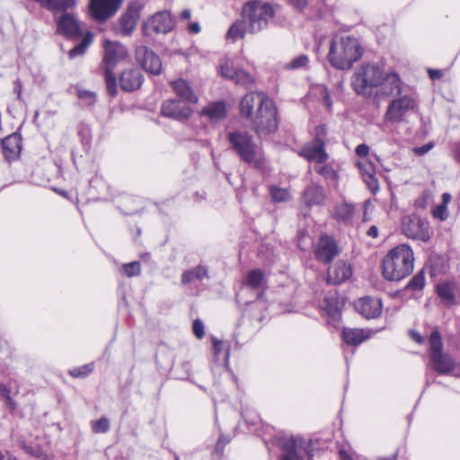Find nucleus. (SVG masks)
Returning <instances> with one entry per match:
<instances>
[{"mask_svg":"<svg viewBox=\"0 0 460 460\" xmlns=\"http://www.w3.org/2000/svg\"><path fill=\"white\" fill-rule=\"evenodd\" d=\"M161 113L164 117L182 121L190 117L192 110L181 101L171 99L163 102Z\"/></svg>","mask_w":460,"mask_h":460,"instance_id":"obj_17","label":"nucleus"},{"mask_svg":"<svg viewBox=\"0 0 460 460\" xmlns=\"http://www.w3.org/2000/svg\"><path fill=\"white\" fill-rule=\"evenodd\" d=\"M397 456H398V451H396L393 456H391L390 457H383V458H380V460H397Z\"/></svg>","mask_w":460,"mask_h":460,"instance_id":"obj_64","label":"nucleus"},{"mask_svg":"<svg viewBox=\"0 0 460 460\" xmlns=\"http://www.w3.org/2000/svg\"><path fill=\"white\" fill-rule=\"evenodd\" d=\"M2 148L5 159L9 162L17 159L22 150V138L18 134H12L2 141Z\"/></svg>","mask_w":460,"mask_h":460,"instance_id":"obj_24","label":"nucleus"},{"mask_svg":"<svg viewBox=\"0 0 460 460\" xmlns=\"http://www.w3.org/2000/svg\"><path fill=\"white\" fill-rule=\"evenodd\" d=\"M200 115L211 121H218L226 117V107L223 102H212L202 109Z\"/></svg>","mask_w":460,"mask_h":460,"instance_id":"obj_31","label":"nucleus"},{"mask_svg":"<svg viewBox=\"0 0 460 460\" xmlns=\"http://www.w3.org/2000/svg\"><path fill=\"white\" fill-rule=\"evenodd\" d=\"M22 84L20 79L14 82V93L17 94V98L21 99Z\"/></svg>","mask_w":460,"mask_h":460,"instance_id":"obj_56","label":"nucleus"},{"mask_svg":"<svg viewBox=\"0 0 460 460\" xmlns=\"http://www.w3.org/2000/svg\"><path fill=\"white\" fill-rule=\"evenodd\" d=\"M315 170L327 181H336L338 180V172L331 164L320 165Z\"/></svg>","mask_w":460,"mask_h":460,"instance_id":"obj_39","label":"nucleus"},{"mask_svg":"<svg viewBox=\"0 0 460 460\" xmlns=\"http://www.w3.org/2000/svg\"><path fill=\"white\" fill-rule=\"evenodd\" d=\"M41 7L57 14L75 7L77 0H34Z\"/></svg>","mask_w":460,"mask_h":460,"instance_id":"obj_28","label":"nucleus"},{"mask_svg":"<svg viewBox=\"0 0 460 460\" xmlns=\"http://www.w3.org/2000/svg\"><path fill=\"white\" fill-rule=\"evenodd\" d=\"M355 309L367 319L377 318L382 314L383 305L380 299L370 296L359 298L355 302Z\"/></svg>","mask_w":460,"mask_h":460,"instance_id":"obj_20","label":"nucleus"},{"mask_svg":"<svg viewBox=\"0 0 460 460\" xmlns=\"http://www.w3.org/2000/svg\"><path fill=\"white\" fill-rule=\"evenodd\" d=\"M192 331L198 339H202L205 335L204 324L199 319H196L192 324Z\"/></svg>","mask_w":460,"mask_h":460,"instance_id":"obj_46","label":"nucleus"},{"mask_svg":"<svg viewBox=\"0 0 460 460\" xmlns=\"http://www.w3.org/2000/svg\"><path fill=\"white\" fill-rule=\"evenodd\" d=\"M77 97L85 106H91L94 104L96 101V94L93 92L82 88L77 89Z\"/></svg>","mask_w":460,"mask_h":460,"instance_id":"obj_42","label":"nucleus"},{"mask_svg":"<svg viewBox=\"0 0 460 460\" xmlns=\"http://www.w3.org/2000/svg\"><path fill=\"white\" fill-rule=\"evenodd\" d=\"M433 216L436 218H439L440 220L444 221L447 218V209L445 205H439L433 210Z\"/></svg>","mask_w":460,"mask_h":460,"instance_id":"obj_48","label":"nucleus"},{"mask_svg":"<svg viewBox=\"0 0 460 460\" xmlns=\"http://www.w3.org/2000/svg\"><path fill=\"white\" fill-rule=\"evenodd\" d=\"M429 344L432 369L441 375H454L455 370L457 369L456 364L449 354L443 351L442 338L438 330H434L431 332Z\"/></svg>","mask_w":460,"mask_h":460,"instance_id":"obj_7","label":"nucleus"},{"mask_svg":"<svg viewBox=\"0 0 460 460\" xmlns=\"http://www.w3.org/2000/svg\"><path fill=\"white\" fill-rule=\"evenodd\" d=\"M411 338L419 344H422L424 340L423 337L416 331H410Z\"/></svg>","mask_w":460,"mask_h":460,"instance_id":"obj_53","label":"nucleus"},{"mask_svg":"<svg viewBox=\"0 0 460 460\" xmlns=\"http://www.w3.org/2000/svg\"><path fill=\"white\" fill-rule=\"evenodd\" d=\"M425 285V277L422 272L416 274L407 284L406 289L420 290Z\"/></svg>","mask_w":460,"mask_h":460,"instance_id":"obj_45","label":"nucleus"},{"mask_svg":"<svg viewBox=\"0 0 460 460\" xmlns=\"http://www.w3.org/2000/svg\"><path fill=\"white\" fill-rule=\"evenodd\" d=\"M334 215L339 221L347 223L353 217L354 207L348 203L339 204L335 208Z\"/></svg>","mask_w":460,"mask_h":460,"instance_id":"obj_37","label":"nucleus"},{"mask_svg":"<svg viewBox=\"0 0 460 460\" xmlns=\"http://www.w3.org/2000/svg\"><path fill=\"white\" fill-rule=\"evenodd\" d=\"M367 234L370 237L376 238L378 236V229L376 226H370L367 230Z\"/></svg>","mask_w":460,"mask_h":460,"instance_id":"obj_60","label":"nucleus"},{"mask_svg":"<svg viewBox=\"0 0 460 460\" xmlns=\"http://www.w3.org/2000/svg\"><path fill=\"white\" fill-rule=\"evenodd\" d=\"M363 52V48L357 38L336 35L331 42L328 59L333 67L349 70L362 58Z\"/></svg>","mask_w":460,"mask_h":460,"instance_id":"obj_2","label":"nucleus"},{"mask_svg":"<svg viewBox=\"0 0 460 460\" xmlns=\"http://www.w3.org/2000/svg\"><path fill=\"white\" fill-rule=\"evenodd\" d=\"M355 152L358 157L364 160L369 154V146L366 144H360L356 147Z\"/></svg>","mask_w":460,"mask_h":460,"instance_id":"obj_49","label":"nucleus"},{"mask_svg":"<svg viewBox=\"0 0 460 460\" xmlns=\"http://www.w3.org/2000/svg\"><path fill=\"white\" fill-rule=\"evenodd\" d=\"M265 281L264 273L261 270H252L245 277L243 284L252 289H260L263 287Z\"/></svg>","mask_w":460,"mask_h":460,"instance_id":"obj_34","label":"nucleus"},{"mask_svg":"<svg viewBox=\"0 0 460 460\" xmlns=\"http://www.w3.org/2000/svg\"><path fill=\"white\" fill-rule=\"evenodd\" d=\"M191 17V12L189 9H185L181 13V18L183 20H189Z\"/></svg>","mask_w":460,"mask_h":460,"instance_id":"obj_62","label":"nucleus"},{"mask_svg":"<svg viewBox=\"0 0 460 460\" xmlns=\"http://www.w3.org/2000/svg\"><path fill=\"white\" fill-rule=\"evenodd\" d=\"M104 57L102 60V68L105 75L107 91L111 96L117 94V80L112 70L119 62L125 59L128 56L125 46L118 41L105 40L103 43Z\"/></svg>","mask_w":460,"mask_h":460,"instance_id":"obj_5","label":"nucleus"},{"mask_svg":"<svg viewBox=\"0 0 460 460\" xmlns=\"http://www.w3.org/2000/svg\"><path fill=\"white\" fill-rule=\"evenodd\" d=\"M282 449L283 454L280 460H303L297 454L299 449H304L309 456H313V449L310 445L306 446L305 441L300 438L287 439L283 444Z\"/></svg>","mask_w":460,"mask_h":460,"instance_id":"obj_19","label":"nucleus"},{"mask_svg":"<svg viewBox=\"0 0 460 460\" xmlns=\"http://www.w3.org/2000/svg\"><path fill=\"white\" fill-rule=\"evenodd\" d=\"M173 28V21L168 11H160L149 17L143 24V33L150 36L152 33L165 34Z\"/></svg>","mask_w":460,"mask_h":460,"instance_id":"obj_13","label":"nucleus"},{"mask_svg":"<svg viewBox=\"0 0 460 460\" xmlns=\"http://www.w3.org/2000/svg\"><path fill=\"white\" fill-rule=\"evenodd\" d=\"M273 16L271 5L259 0L247 2L243 8V18L248 22L250 33H257L265 29Z\"/></svg>","mask_w":460,"mask_h":460,"instance_id":"obj_6","label":"nucleus"},{"mask_svg":"<svg viewBox=\"0 0 460 460\" xmlns=\"http://www.w3.org/2000/svg\"><path fill=\"white\" fill-rule=\"evenodd\" d=\"M314 252L319 261L329 263L339 254V249L333 238L323 235L319 239Z\"/></svg>","mask_w":460,"mask_h":460,"instance_id":"obj_21","label":"nucleus"},{"mask_svg":"<svg viewBox=\"0 0 460 460\" xmlns=\"http://www.w3.org/2000/svg\"><path fill=\"white\" fill-rule=\"evenodd\" d=\"M124 0H91V14L96 21L104 22L118 12Z\"/></svg>","mask_w":460,"mask_h":460,"instance_id":"obj_15","label":"nucleus"},{"mask_svg":"<svg viewBox=\"0 0 460 460\" xmlns=\"http://www.w3.org/2000/svg\"><path fill=\"white\" fill-rule=\"evenodd\" d=\"M248 31V25L245 19L235 21L228 29L226 32V39L231 40L232 41H236L239 39L244 37L245 33Z\"/></svg>","mask_w":460,"mask_h":460,"instance_id":"obj_32","label":"nucleus"},{"mask_svg":"<svg viewBox=\"0 0 460 460\" xmlns=\"http://www.w3.org/2000/svg\"><path fill=\"white\" fill-rule=\"evenodd\" d=\"M144 81L142 73L137 68L124 70L119 76V84L122 90L132 92L138 89Z\"/></svg>","mask_w":460,"mask_h":460,"instance_id":"obj_22","label":"nucleus"},{"mask_svg":"<svg viewBox=\"0 0 460 460\" xmlns=\"http://www.w3.org/2000/svg\"><path fill=\"white\" fill-rule=\"evenodd\" d=\"M55 18L57 32L65 38L77 40L83 37V31L76 16L68 11L59 13Z\"/></svg>","mask_w":460,"mask_h":460,"instance_id":"obj_12","label":"nucleus"},{"mask_svg":"<svg viewBox=\"0 0 460 460\" xmlns=\"http://www.w3.org/2000/svg\"><path fill=\"white\" fill-rule=\"evenodd\" d=\"M82 38V41L69 50L68 57L70 59L84 55L93 41V34L89 31L84 35L83 34Z\"/></svg>","mask_w":460,"mask_h":460,"instance_id":"obj_35","label":"nucleus"},{"mask_svg":"<svg viewBox=\"0 0 460 460\" xmlns=\"http://www.w3.org/2000/svg\"><path fill=\"white\" fill-rule=\"evenodd\" d=\"M240 114L251 120L252 128L259 138L275 133L279 127L275 102L261 92H250L240 102Z\"/></svg>","mask_w":460,"mask_h":460,"instance_id":"obj_1","label":"nucleus"},{"mask_svg":"<svg viewBox=\"0 0 460 460\" xmlns=\"http://www.w3.org/2000/svg\"><path fill=\"white\" fill-rule=\"evenodd\" d=\"M308 63H309L308 57L305 54H302V55H299V56L294 58L289 62L286 63L284 65V68L287 70H297V69L306 67Z\"/></svg>","mask_w":460,"mask_h":460,"instance_id":"obj_38","label":"nucleus"},{"mask_svg":"<svg viewBox=\"0 0 460 460\" xmlns=\"http://www.w3.org/2000/svg\"><path fill=\"white\" fill-rule=\"evenodd\" d=\"M324 127L316 128V136L311 143L304 146L299 155L305 159L317 164L324 163L329 155L325 151V144L322 135H324Z\"/></svg>","mask_w":460,"mask_h":460,"instance_id":"obj_10","label":"nucleus"},{"mask_svg":"<svg viewBox=\"0 0 460 460\" xmlns=\"http://www.w3.org/2000/svg\"><path fill=\"white\" fill-rule=\"evenodd\" d=\"M227 139L231 147L242 161L258 169L264 168L265 157L263 151L258 147L250 133L235 130L228 134Z\"/></svg>","mask_w":460,"mask_h":460,"instance_id":"obj_4","label":"nucleus"},{"mask_svg":"<svg viewBox=\"0 0 460 460\" xmlns=\"http://www.w3.org/2000/svg\"><path fill=\"white\" fill-rule=\"evenodd\" d=\"M414 255L410 245L402 243L393 248L382 261L383 275L391 281H399L413 270Z\"/></svg>","mask_w":460,"mask_h":460,"instance_id":"obj_3","label":"nucleus"},{"mask_svg":"<svg viewBox=\"0 0 460 460\" xmlns=\"http://www.w3.org/2000/svg\"><path fill=\"white\" fill-rule=\"evenodd\" d=\"M224 343L221 341L215 340L213 341V349L216 355H218L223 349Z\"/></svg>","mask_w":460,"mask_h":460,"instance_id":"obj_55","label":"nucleus"},{"mask_svg":"<svg viewBox=\"0 0 460 460\" xmlns=\"http://www.w3.org/2000/svg\"><path fill=\"white\" fill-rule=\"evenodd\" d=\"M402 231L405 236L413 240L428 242L430 239L428 221L414 214L402 217Z\"/></svg>","mask_w":460,"mask_h":460,"instance_id":"obj_9","label":"nucleus"},{"mask_svg":"<svg viewBox=\"0 0 460 460\" xmlns=\"http://www.w3.org/2000/svg\"><path fill=\"white\" fill-rule=\"evenodd\" d=\"M208 277V269L205 266L199 265L194 269L184 271L181 275V282L188 284L195 279L202 280Z\"/></svg>","mask_w":460,"mask_h":460,"instance_id":"obj_33","label":"nucleus"},{"mask_svg":"<svg viewBox=\"0 0 460 460\" xmlns=\"http://www.w3.org/2000/svg\"><path fill=\"white\" fill-rule=\"evenodd\" d=\"M171 86L174 93L183 101L193 104H196L199 102L198 96L185 80L178 79L172 81L171 82Z\"/></svg>","mask_w":460,"mask_h":460,"instance_id":"obj_29","label":"nucleus"},{"mask_svg":"<svg viewBox=\"0 0 460 460\" xmlns=\"http://www.w3.org/2000/svg\"><path fill=\"white\" fill-rule=\"evenodd\" d=\"M380 93L384 95H395L400 94L402 92V82L399 75L395 73L384 74L379 84Z\"/></svg>","mask_w":460,"mask_h":460,"instance_id":"obj_27","label":"nucleus"},{"mask_svg":"<svg viewBox=\"0 0 460 460\" xmlns=\"http://www.w3.org/2000/svg\"><path fill=\"white\" fill-rule=\"evenodd\" d=\"M357 164L361 172L363 181L367 185L368 189L372 193H376L379 190V183L376 177L374 164L367 159L358 161Z\"/></svg>","mask_w":460,"mask_h":460,"instance_id":"obj_25","label":"nucleus"},{"mask_svg":"<svg viewBox=\"0 0 460 460\" xmlns=\"http://www.w3.org/2000/svg\"><path fill=\"white\" fill-rule=\"evenodd\" d=\"M230 442V438L226 436H221L216 445V450L218 452H222L224 447Z\"/></svg>","mask_w":460,"mask_h":460,"instance_id":"obj_51","label":"nucleus"},{"mask_svg":"<svg viewBox=\"0 0 460 460\" xmlns=\"http://www.w3.org/2000/svg\"><path fill=\"white\" fill-rule=\"evenodd\" d=\"M0 460H17V458L12 456L9 452L0 451Z\"/></svg>","mask_w":460,"mask_h":460,"instance_id":"obj_59","label":"nucleus"},{"mask_svg":"<svg viewBox=\"0 0 460 460\" xmlns=\"http://www.w3.org/2000/svg\"><path fill=\"white\" fill-rule=\"evenodd\" d=\"M433 143H428L421 146L415 147L413 149L414 153L418 155H422L430 151L433 148Z\"/></svg>","mask_w":460,"mask_h":460,"instance_id":"obj_50","label":"nucleus"},{"mask_svg":"<svg viewBox=\"0 0 460 460\" xmlns=\"http://www.w3.org/2000/svg\"><path fill=\"white\" fill-rule=\"evenodd\" d=\"M325 199L326 191L318 184L309 185L303 193V200L307 207L322 206Z\"/></svg>","mask_w":460,"mask_h":460,"instance_id":"obj_26","label":"nucleus"},{"mask_svg":"<svg viewBox=\"0 0 460 460\" xmlns=\"http://www.w3.org/2000/svg\"><path fill=\"white\" fill-rule=\"evenodd\" d=\"M384 70L381 66L375 64L362 66L357 71L352 78V86L358 94L367 95L371 93V90L378 87L384 79Z\"/></svg>","mask_w":460,"mask_h":460,"instance_id":"obj_8","label":"nucleus"},{"mask_svg":"<svg viewBox=\"0 0 460 460\" xmlns=\"http://www.w3.org/2000/svg\"><path fill=\"white\" fill-rule=\"evenodd\" d=\"M136 59L137 63L152 75H160L162 72V61L151 49L146 46H138L136 49Z\"/></svg>","mask_w":460,"mask_h":460,"instance_id":"obj_16","label":"nucleus"},{"mask_svg":"<svg viewBox=\"0 0 460 460\" xmlns=\"http://www.w3.org/2000/svg\"><path fill=\"white\" fill-rule=\"evenodd\" d=\"M24 448L28 453H30L32 456H40L41 455V450L38 447L33 448L32 447L25 446Z\"/></svg>","mask_w":460,"mask_h":460,"instance_id":"obj_57","label":"nucleus"},{"mask_svg":"<svg viewBox=\"0 0 460 460\" xmlns=\"http://www.w3.org/2000/svg\"><path fill=\"white\" fill-rule=\"evenodd\" d=\"M437 292L445 304L452 305L454 303L455 293L452 284L447 282L438 284Z\"/></svg>","mask_w":460,"mask_h":460,"instance_id":"obj_36","label":"nucleus"},{"mask_svg":"<svg viewBox=\"0 0 460 460\" xmlns=\"http://www.w3.org/2000/svg\"><path fill=\"white\" fill-rule=\"evenodd\" d=\"M370 336V332L364 329L358 328H344L342 330L343 341L352 346H358Z\"/></svg>","mask_w":460,"mask_h":460,"instance_id":"obj_30","label":"nucleus"},{"mask_svg":"<svg viewBox=\"0 0 460 460\" xmlns=\"http://www.w3.org/2000/svg\"><path fill=\"white\" fill-rule=\"evenodd\" d=\"M93 370V364H86L82 367H74L69 370V375L74 377H86Z\"/></svg>","mask_w":460,"mask_h":460,"instance_id":"obj_44","label":"nucleus"},{"mask_svg":"<svg viewBox=\"0 0 460 460\" xmlns=\"http://www.w3.org/2000/svg\"><path fill=\"white\" fill-rule=\"evenodd\" d=\"M294 6H296L298 9H302L306 5V0H291Z\"/></svg>","mask_w":460,"mask_h":460,"instance_id":"obj_61","label":"nucleus"},{"mask_svg":"<svg viewBox=\"0 0 460 460\" xmlns=\"http://www.w3.org/2000/svg\"><path fill=\"white\" fill-rule=\"evenodd\" d=\"M220 73L223 77L246 88L252 87L254 84V79L252 75L243 69L234 67L228 61L220 66Z\"/></svg>","mask_w":460,"mask_h":460,"instance_id":"obj_18","label":"nucleus"},{"mask_svg":"<svg viewBox=\"0 0 460 460\" xmlns=\"http://www.w3.org/2000/svg\"><path fill=\"white\" fill-rule=\"evenodd\" d=\"M351 274V266L343 261H339L329 269L327 280L329 283L338 285L347 280Z\"/></svg>","mask_w":460,"mask_h":460,"instance_id":"obj_23","label":"nucleus"},{"mask_svg":"<svg viewBox=\"0 0 460 460\" xmlns=\"http://www.w3.org/2000/svg\"><path fill=\"white\" fill-rule=\"evenodd\" d=\"M0 395L5 399V403L9 407L14 409L15 403L10 396V390L3 384H0Z\"/></svg>","mask_w":460,"mask_h":460,"instance_id":"obj_47","label":"nucleus"},{"mask_svg":"<svg viewBox=\"0 0 460 460\" xmlns=\"http://www.w3.org/2000/svg\"><path fill=\"white\" fill-rule=\"evenodd\" d=\"M416 107V101L411 96L404 95L390 102L385 113V119L392 123L406 120V114Z\"/></svg>","mask_w":460,"mask_h":460,"instance_id":"obj_11","label":"nucleus"},{"mask_svg":"<svg viewBox=\"0 0 460 460\" xmlns=\"http://www.w3.org/2000/svg\"><path fill=\"white\" fill-rule=\"evenodd\" d=\"M451 199V195L449 193H444L442 195V204L441 205H445L447 207V205L449 203Z\"/></svg>","mask_w":460,"mask_h":460,"instance_id":"obj_63","label":"nucleus"},{"mask_svg":"<svg viewBox=\"0 0 460 460\" xmlns=\"http://www.w3.org/2000/svg\"><path fill=\"white\" fill-rule=\"evenodd\" d=\"M188 30L190 32L197 34L200 31V26L198 22H190L188 26Z\"/></svg>","mask_w":460,"mask_h":460,"instance_id":"obj_54","label":"nucleus"},{"mask_svg":"<svg viewBox=\"0 0 460 460\" xmlns=\"http://www.w3.org/2000/svg\"><path fill=\"white\" fill-rule=\"evenodd\" d=\"M270 196L275 202H283L290 199V194L288 190L278 187L270 188Z\"/></svg>","mask_w":460,"mask_h":460,"instance_id":"obj_43","label":"nucleus"},{"mask_svg":"<svg viewBox=\"0 0 460 460\" xmlns=\"http://www.w3.org/2000/svg\"><path fill=\"white\" fill-rule=\"evenodd\" d=\"M120 271L128 278L139 276L141 273V264L139 261L125 263L121 266Z\"/></svg>","mask_w":460,"mask_h":460,"instance_id":"obj_40","label":"nucleus"},{"mask_svg":"<svg viewBox=\"0 0 460 460\" xmlns=\"http://www.w3.org/2000/svg\"><path fill=\"white\" fill-rule=\"evenodd\" d=\"M110 420L106 417H102L97 420L91 422V428L93 433H106L110 429Z\"/></svg>","mask_w":460,"mask_h":460,"instance_id":"obj_41","label":"nucleus"},{"mask_svg":"<svg viewBox=\"0 0 460 460\" xmlns=\"http://www.w3.org/2000/svg\"><path fill=\"white\" fill-rule=\"evenodd\" d=\"M143 8L144 4L140 0L129 2L126 12L119 22L118 30L121 34L128 36L135 31Z\"/></svg>","mask_w":460,"mask_h":460,"instance_id":"obj_14","label":"nucleus"},{"mask_svg":"<svg viewBox=\"0 0 460 460\" xmlns=\"http://www.w3.org/2000/svg\"><path fill=\"white\" fill-rule=\"evenodd\" d=\"M428 72L430 79L432 80L440 79L443 75L442 71L438 69H429Z\"/></svg>","mask_w":460,"mask_h":460,"instance_id":"obj_52","label":"nucleus"},{"mask_svg":"<svg viewBox=\"0 0 460 460\" xmlns=\"http://www.w3.org/2000/svg\"><path fill=\"white\" fill-rule=\"evenodd\" d=\"M323 102L326 105V107L328 109H331L332 108V100H331V96L326 89H324V94H323Z\"/></svg>","mask_w":460,"mask_h":460,"instance_id":"obj_58","label":"nucleus"}]
</instances>
